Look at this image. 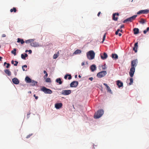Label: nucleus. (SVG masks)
Here are the masks:
<instances>
[{
  "label": "nucleus",
  "instance_id": "1",
  "mask_svg": "<svg viewBox=\"0 0 149 149\" xmlns=\"http://www.w3.org/2000/svg\"><path fill=\"white\" fill-rule=\"evenodd\" d=\"M138 63V60L136 59L132 60L131 62V68L130 70L129 74L131 77H132L135 71V68Z\"/></svg>",
  "mask_w": 149,
  "mask_h": 149
},
{
  "label": "nucleus",
  "instance_id": "2",
  "mask_svg": "<svg viewBox=\"0 0 149 149\" xmlns=\"http://www.w3.org/2000/svg\"><path fill=\"white\" fill-rule=\"evenodd\" d=\"M95 53L93 50H91L87 52L86 55L87 58L89 60H92L94 58Z\"/></svg>",
  "mask_w": 149,
  "mask_h": 149
},
{
  "label": "nucleus",
  "instance_id": "3",
  "mask_svg": "<svg viewBox=\"0 0 149 149\" xmlns=\"http://www.w3.org/2000/svg\"><path fill=\"white\" fill-rule=\"evenodd\" d=\"M102 115V110L100 109L98 110L95 113L94 117L95 119L99 118L101 117Z\"/></svg>",
  "mask_w": 149,
  "mask_h": 149
},
{
  "label": "nucleus",
  "instance_id": "4",
  "mask_svg": "<svg viewBox=\"0 0 149 149\" xmlns=\"http://www.w3.org/2000/svg\"><path fill=\"white\" fill-rule=\"evenodd\" d=\"M41 90L46 94H51L52 93V91L50 89L47 88L45 87H43L41 88Z\"/></svg>",
  "mask_w": 149,
  "mask_h": 149
},
{
  "label": "nucleus",
  "instance_id": "5",
  "mask_svg": "<svg viewBox=\"0 0 149 149\" xmlns=\"http://www.w3.org/2000/svg\"><path fill=\"white\" fill-rule=\"evenodd\" d=\"M137 16V15H133L129 18H128L125 20L123 21V23H126L127 22H131L133 20L135 19L136 18Z\"/></svg>",
  "mask_w": 149,
  "mask_h": 149
},
{
  "label": "nucleus",
  "instance_id": "6",
  "mask_svg": "<svg viewBox=\"0 0 149 149\" xmlns=\"http://www.w3.org/2000/svg\"><path fill=\"white\" fill-rule=\"evenodd\" d=\"M149 13V10L146 9L144 10H141L139 11L137 13V14L139 15L141 14H147Z\"/></svg>",
  "mask_w": 149,
  "mask_h": 149
},
{
  "label": "nucleus",
  "instance_id": "7",
  "mask_svg": "<svg viewBox=\"0 0 149 149\" xmlns=\"http://www.w3.org/2000/svg\"><path fill=\"white\" fill-rule=\"evenodd\" d=\"M71 93L70 90H63L62 91L61 94L64 95H67L70 94Z\"/></svg>",
  "mask_w": 149,
  "mask_h": 149
},
{
  "label": "nucleus",
  "instance_id": "8",
  "mask_svg": "<svg viewBox=\"0 0 149 149\" xmlns=\"http://www.w3.org/2000/svg\"><path fill=\"white\" fill-rule=\"evenodd\" d=\"M78 84L77 81H73L70 83V86L71 87H76L78 86Z\"/></svg>",
  "mask_w": 149,
  "mask_h": 149
},
{
  "label": "nucleus",
  "instance_id": "9",
  "mask_svg": "<svg viewBox=\"0 0 149 149\" xmlns=\"http://www.w3.org/2000/svg\"><path fill=\"white\" fill-rule=\"evenodd\" d=\"M103 84L106 86V89L107 91V92L110 93L112 94V93L111 91L110 88L108 85L105 83Z\"/></svg>",
  "mask_w": 149,
  "mask_h": 149
},
{
  "label": "nucleus",
  "instance_id": "10",
  "mask_svg": "<svg viewBox=\"0 0 149 149\" xmlns=\"http://www.w3.org/2000/svg\"><path fill=\"white\" fill-rule=\"evenodd\" d=\"M117 85L118 86L119 88L122 87L123 86V83L120 81L118 80L116 81Z\"/></svg>",
  "mask_w": 149,
  "mask_h": 149
},
{
  "label": "nucleus",
  "instance_id": "11",
  "mask_svg": "<svg viewBox=\"0 0 149 149\" xmlns=\"http://www.w3.org/2000/svg\"><path fill=\"white\" fill-rule=\"evenodd\" d=\"M116 15L118 16L119 15V14L118 13H114L113 14L112 16L113 20L115 21H117L118 19V17H116Z\"/></svg>",
  "mask_w": 149,
  "mask_h": 149
},
{
  "label": "nucleus",
  "instance_id": "12",
  "mask_svg": "<svg viewBox=\"0 0 149 149\" xmlns=\"http://www.w3.org/2000/svg\"><path fill=\"white\" fill-rule=\"evenodd\" d=\"M62 106V104L61 103H57L55 104V107L57 109L61 108Z\"/></svg>",
  "mask_w": 149,
  "mask_h": 149
},
{
  "label": "nucleus",
  "instance_id": "13",
  "mask_svg": "<svg viewBox=\"0 0 149 149\" xmlns=\"http://www.w3.org/2000/svg\"><path fill=\"white\" fill-rule=\"evenodd\" d=\"M12 80L13 83L15 84H17L19 83V80L16 77L13 78Z\"/></svg>",
  "mask_w": 149,
  "mask_h": 149
},
{
  "label": "nucleus",
  "instance_id": "14",
  "mask_svg": "<svg viewBox=\"0 0 149 149\" xmlns=\"http://www.w3.org/2000/svg\"><path fill=\"white\" fill-rule=\"evenodd\" d=\"M30 44L33 47H38L39 46V44L38 42H33V41Z\"/></svg>",
  "mask_w": 149,
  "mask_h": 149
},
{
  "label": "nucleus",
  "instance_id": "15",
  "mask_svg": "<svg viewBox=\"0 0 149 149\" xmlns=\"http://www.w3.org/2000/svg\"><path fill=\"white\" fill-rule=\"evenodd\" d=\"M30 83L31 85L34 86L37 85L38 82L36 81H35L33 80H32Z\"/></svg>",
  "mask_w": 149,
  "mask_h": 149
},
{
  "label": "nucleus",
  "instance_id": "16",
  "mask_svg": "<svg viewBox=\"0 0 149 149\" xmlns=\"http://www.w3.org/2000/svg\"><path fill=\"white\" fill-rule=\"evenodd\" d=\"M138 42L136 43L134 45V47L133 48V50L135 52H137V48L138 47Z\"/></svg>",
  "mask_w": 149,
  "mask_h": 149
},
{
  "label": "nucleus",
  "instance_id": "17",
  "mask_svg": "<svg viewBox=\"0 0 149 149\" xmlns=\"http://www.w3.org/2000/svg\"><path fill=\"white\" fill-rule=\"evenodd\" d=\"M32 79L28 77H26L25 78V81L27 83H30Z\"/></svg>",
  "mask_w": 149,
  "mask_h": 149
},
{
  "label": "nucleus",
  "instance_id": "18",
  "mask_svg": "<svg viewBox=\"0 0 149 149\" xmlns=\"http://www.w3.org/2000/svg\"><path fill=\"white\" fill-rule=\"evenodd\" d=\"M4 72L8 76H10L11 75V72L8 69H6L4 70Z\"/></svg>",
  "mask_w": 149,
  "mask_h": 149
},
{
  "label": "nucleus",
  "instance_id": "19",
  "mask_svg": "<svg viewBox=\"0 0 149 149\" xmlns=\"http://www.w3.org/2000/svg\"><path fill=\"white\" fill-rule=\"evenodd\" d=\"M28 56L27 54L26 53H25L24 54H22L21 55V57L23 59H25Z\"/></svg>",
  "mask_w": 149,
  "mask_h": 149
},
{
  "label": "nucleus",
  "instance_id": "20",
  "mask_svg": "<svg viewBox=\"0 0 149 149\" xmlns=\"http://www.w3.org/2000/svg\"><path fill=\"white\" fill-rule=\"evenodd\" d=\"M68 77V79L69 80H70L72 78V77H71V74H66L65 76L64 77V78H65V79H67Z\"/></svg>",
  "mask_w": 149,
  "mask_h": 149
},
{
  "label": "nucleus",
  "instance_id": "21",
  "mask_svg": "<svg viewBox=\"0 0 149 149\" xmlns=\"http://www.w3.org/2000/svg\"><path fill=\"white\" fill-rule=\"evenodd\" d=\"M134 33L135 34H136L139 33V29L137 28H135L133 29Z\"/></svg>",
  "mask_w": 149,
  "mask_h": 149
},
{
  "label": "nucleus",
  "instance_id": "22",
  "mask_svg": "<svg viewBox=\"0 0 149 149\" xmlns=\"http://www.w3.org/2000/svg\"><path fill=\"white\" fill-rule=\"evenodd\" d=\"M97 77L99 78H101L102 77V71L98 72L97 74Z\"/></svg>",
  "mask_w": 149,
  "mask_h": 149
},
{
  "label": "nucleus",
  "instance_id": "23",
  "mask_svg": "<svg viewBox=\"0 0 149 149\" xmlns=\"http://www.w3.org/2000/svg\"><path fill=\"white\" fill-rule=\"evenodd\" d=\"M96 67L95 65H93L90 67V69L92 72L94 71L96 69Z\"/></svg>",
  "mask_w": 149,
  "mask_h": 149
},
{
  "label": "nucleus",
  "instance_id": "24",
  "mask_svg": "<svg viewBox=\"0 0 149 149\" xmlns=\"http://www.w3.org/2000/svg\"><path fill=\"white\" fill-rule=\"evenodd\" d=\"M112 57L113 58H114L115 59H117L118 58V56L116 54H112Z\"/></svg>",
  "mask_w": 149,
  "mask_h": 149
},
{
  "label": "nucleus",
  "instance_id": "25",
  "mask_svg": "<svg viewBox=\"0 0 149 149\" xmlns=\"http://www.w3.org/2000/svg\"><path fill=\"white\" fill-rule=\"evenodd\" d=\"M56 81L57 83H58L59 84H61L62 83V82L61 81V79L60 78H58L56 79Z\"/></svg>",
  "mask_w": 149,
  "mask_h": 149
},
{
  "label": "nucleus",
  "instance_id": "26",
  "mask_svg": "<svg viewBox=\"0 0 149 149\" xmlns=\"http://www.w3.org/2000/svg\"><path fill=\"white\" fill-rule=\"evenodd\" d=\"M17 42H20L21 44H23L24 42L23 39L18 38L17 39Z\"/></svg>",
  "mask_w": 149,
  "mask_h": 149
},
{
  "label": "nucleus",
  "instance_id": "27",
  "mask_svg": "<svg viewBox=\"0 0 149 149\" xmlns=\"http://www.w3.org/2000/svg\"><path fill=\"white\" fill-rule=\"evenodd\" d=\"M34 41V40L33 39H30L28 40H26L25 42L26 43H31L32 42Z\"/></svg>",
  "mask_w": 149,
  "mask_h": 149
},
{
  "label": "nucleus",
  "instance_id": "28",
  "mask_svg": "<svg viewBox=\"0 0 149 149\" xmlns=\"http://www.w3.org/2000/svg\"><path fill=\"white\" fill-rule=\"evenodd\" d=\"M81 53V51L79 49L76 50L74 53V54H80Z\"/></svg>",
  "mask_w": 149,
  "mask_h": 149
},
{
  "label": "nucleus",
  "instance_id": "29",
  "mask_svg": "<svg viewBox=\"0 0 149 149\" xmlns=\"http://www.w3.org/2000/svg\"><path fill=\"white\" fill-rule=\"evenodd\" d=\"M59 54V53L58 52L57 53V54H55L53 56V58L54 59H56L57 58Z\"/></svg>",
  "mask_w": 149,
  "mask_h": 149
},
{
  "label": "nucleus",
  "instance_id": "30",
  "mask_svg": "<svg viewBox=\"0 0 149 149\" xmlns=\"http://www.w3.org/2000/svg\"><path fill=\"white\" fill-rule=\"evenodd\" d=\"M16 49L15 48L13 49V50H12L11 52V53L13 54L15 56L16 55Z\"/></svg>",
  "mask_w": 149,
  "mask_h": 149
},
{
  "label": "nucleus",
  "instance_id": "31",
  "mask_svg": "<svg viewBox=\"0 0 149 149\" xmlns=\"http://www.w3.org/2000/svg\"><path fill=\"white\" fill-rule=\"evenodd\" d=\"M10 11L11 12H14V13H15L17 11V10L15 8L13 7L10 10Z\"/></svg>",
  "mask_w": 149,
  "mask_h": 149
},
{
  "label": "nucleus",
  "instance_id": "32",
  "mask_svg": "<svg viewBox=\"0 0 149 149\" xmlns=\"http://www.w3.org/2000/svg\"><path fill=\"white\" fill-rule=\"evenodd\" d=\"M107 54L106 53H104L103 54V59L107 58Z\"/></svg>",
  "mask_w": 149,
  "mask_h": 149
},
{
  "label": "nucleus",
  "instance_id": "33",
  "mask_svg": "<svg viewBox=\"0 0 149 149\" xmlns=\"http://www.w3.org/2000/svg\"><path fill=\"white\" fill-rule=\"evenodd\" d=\"M45 81L47 82H51V80L50 78H46Z\"/></svg>",
  "mask_w": 149,
  "mask_h": 149
},
{
  "label": "nucleus",
  "instance_id": "34",
  "mask_svg": "<svg viewBox=\"0 0 149 149\" xmlns=\"http://www.w3.org/2000/svg\"><path fill=\"white\" fill-rule=\"evenodd\" d=\"M130 82L129 83V84L130 85H131L132 84L133 82V79L132 78H130Z\"/></svg>",
  "mask_w": 149,
  "mask_h": 149
},
{
  "label": "nucleus",
  "instance_id": "35",
  "mask_svg": "<svg viewBox=\"0 0 149 149\" xmlns=\"http://www.w3.org/2000/svg\"><path fill=\"white\" fill-rule=\"evenodd\" d=\"M140 22L142 24H144L145 23V20L144 19L142 18L141 19Z\"/></svg>",
  "mask_w": 149,
  "mask_h": 149
},
{
  "label": "nucleus",
  "instance_id": "36",
  "mask_svg": "<svg viewBox=\"0 0 149 149\" xmlns=\"http://www.w3.org/2000/svg\"><path fill=\"white\" fill-rule=\"evenodd\" d=\"M149 30V27H147V29L143 31V33L146 34Z\"/></svg>",
  "mask_w": 149,
  "mask_h": 149
},
{
  "label": "nucleus",
  "instance_id": "37",
  "mask_svg": "<svg viewBox=\"0 0 149 149\" xmlns=\"http://www.w3.org/2000/svg\"><path fill=\"white\" fill-rule=\"evenodd\" d=\"M27 67V66L26 65H24L22 66V69L23 71H25V69L24 68V67L26 68Z\"/></svg>",
  "mask_w": 149,
  "mask_h": 149
},
{
  "label": "nucleus",
  "instance_id": "38",
  "mask_svg": "<svg viewBox=\"0 0 149 149\" xmlns=\"http://www.w3.org/2000/svg\"><path fill=\"white\" fill-rule=\"evenodd\" d=\"M107 68V67L106 66V64H105L104 65H103V70H105Z\"/></svg>",
  "mask_w": 149,
  "mask_h": 149
},
{
  "label": "nucleus",
  "instance_id": "39",
  "mask_svg": "<svg viewBox=\"0 0 149 149\" xmlns=\"http://www.w3.org/2000/svg\"><path fill=\"white\" fill-rule=\"evenodd\" d=\"M107 74V72L106 71H103V76Z\"/></svg>",
  "mask_w": 149,
  "mask_h": 149
},
{
  "label": "nucleus",
  "instance_id": "40",
  "mask_svg": "<svg viewBox=\"0 0 149 149\" xmlns=\"http://www.w3.org/2000/svg\"><path fill=\"white\" fill-rule=\"evenodd\" d=\"M15 64H14V66H17V64L18 63V62L17 61H15Z\"/></svg>",
  "mask_w": 149,
  "mask_h": 149
},
{
  "label": "nucleus",
  "instance_id": "41",
  "mask_svg": "<svg viewBox=\"0 0 149 149\" xmlns=\"http://www.w3.org/2000/svg\"><path fill=\"white\" fill-rule=\"evenodd\" d=\"M47 76H48V74L47 73H46V74H45V75L44 76V79L46 78H47Z\"/></svg>",
  "mask_w": 149,
  "mask_h": 149
},
{
  "label": "nucleus",
  "instance_id": "42",
  "mask_svg": "<svg viewBox=\"0 0 149 149\" xmlns=\"http://www.w3.org/2000/svg\"><path fill=\"white\" fill-rule=\"evenodd\" d=\"M10 64L9 63H8L7 64V65L6 66V68H9V66H10Z\"/></svg>",
  "mask_w": 149,
  "mask_h": 149
},
{
  "label": "nucleus",
  "instance_id": "43",
  "mask_svg": "<svg viewBox=\"0 0 149 149\" xmlns=\"http://www.w3.org/2000/svg\"><path fill=\"white\" fill-rule=\"evenodd\" d=\"M32 135V134H29V135L27 136L26 137V138H29L31 135Z\"/></svg>",
  "mask_w": 149,
  "mask_h": 149
},
{
  "label": "nucleus",
  "instance_id": "44",
  "mask_svg": "<svg viewBox=\"0 0 149 149\" xmlns=\"http://www.w3.org/2000/svg\"><path fill=\"white\" fill-rule=\"evenodd\" d=\"M106 37V34H105L103 36V42L104 41V40Z\"/></svg>",
  "mask_w": 149,
  "mask_h": 149
},
{
  "label": "nucleus",
  "instance_id": "45",
  "mask_svg": "<svg viewBox=\"0 0 149 149\" xmlns=\"http://www.w3.org/2000/svg\"><path fill=\"white\" fill-rule=\"evenodd\" d=\"M31 113L29 112L27 114V118H29V115Z\"/></svg>",
  "mask_w": 149,
  "mask_h": 149
},
{
  "label": "nucleus",
  "instance_id": "46",
  "mask_svg": "<svg viewBox=\"0 0 149 149\" xmlns=\"http://www.w3.org/2000/svg\"><path fill=\"white\" fill-rule=\"evenodd\" d=\"M34 96L35 97V98L36 99V100L38 99V96H36L35 95H34Z\"/></svg>",
  "mask_w": 149,
  "mask_h": 149
},
{
  "label": "nucleus",
  "instance_id": "47",
  "mask_svg": "<svg viewBox=\"0 0 149 149\" xmlns=\"http://www.w3.org/2000/svg\"><path fill=\"white\" fill-rule=\"evenodd\" d=\"M124 27V25H122L120 26V28L121 29V28H123Z\"/></svg>",
  "mask_w": 149,
  "mask_h": 149
},
{
  "label": "nucleus",
  "instance_id": "48",
  "mask_svg": "<svg viewBox=\"0 0 149 149\" xmlns=\"http://www.w3.org/2000/svg\"><path fill=\"white\" fill-rule=\"evenodd\" d=\"M6 36V35L5 34H3L2 35V37H5Z\"/></svg>",
  "mask_w": 149,
  "mask_h": 149
},
{
  "label": "nucleus",
  "instance_id": "49",
  "mask_svg": "<svg viewBox=\"0 0 149 149\" xmlns=\"http://www.w3.org/2000/svg\"><path fill=\"white\" fill-rule=\"evenodd\" d=\"M101 14V12H98V14H97V16L99 17L100 16V14Z\"/></svg>",
  "mask_w": 149,
  "mask_h": 149
},
{
  "label": "nucleus",
  "instance_id": "50",
  "mask_svg": "<svg viewBox=\"0 0 149 149\" xmlns=\"http://www.w3.org/2000/svg\"><path fill=\"white\" fill-rule=\"evenodd\" d=\"M89 79L91 81H92L93 79V78L92 77H91L89 78Z\"/></svg>",
  "mask_w": 149,
  "mask_h": 149
},
{
  "label": "nucleus",
  "instance_id": "51",
  "mask_svg": "<svg viewBox=\"0 0 149 149\" xmlns=\"http://www.w3.org/2000/svg\"><path fill=\"white\" fill-rule=\"evenodd\" d=\"M28 52L29 53L31 54L32 53V51L31 50H28Z\"/></svg>",
  "mask_w": 149,
  "mask_h": 149
},
{
  "label": "nucleus",
  "instance_id": "52",
  "mask_svg": "<svg viewBox=\"0 0 149 149\" xmlns=\"http://www.w3.org/2000/svg\"><path fill=\"white\" fill-rule=\"evenodd\" d=\"M15 62V61H14L13 60H12V61H11V63L12 64H14V62Z\"/></svg>",
  "mask_w": 149,
  "mask_h": 149
},
{
  "label": "nucleus",
  "instance_id": "53",
  "mask_svg": "<svg viewBox=\"0 0 149 149\" xmlns=\"http://www.w3.org/2000/svg\"><path fill=\"white\" fill-rule=\"evenodd\" d=\"M43 73H44V74H46V73H47V72H46L45 70H44V71H43Z\"/></svg>",
  "mask_w": 149,
  "mask_h": 149
},
{
  "label": "nucleus",
  "instance_id": "54",
  "mask_svg": "<svg viewBox=\"0 0 149 149\" xmlns=\"http://www.w3.org/2000/svg\"><path fill=\"white\" fill-rule=\"evenodd\" d=\"M81 64L82 66L84 65V62L82 63Z\"/></svg>",
  "mask_w": 149,
  "mask_h": 149
},
{
  "label": "nucleus",
  "instance_id": "55",
  "mask_svg": "<svg viewBox=\"0 0 149 149\" xmlns=\"http://www.w3.org/2000/svg\"><path fill=\"white\" fill-rule=\"evenodd\" d=\"M118 35L119 36H121L122 34L121 33H118Z\"/></svg>",
  "mask_w": 149,
  "mask_h": 149
},
{
  "label": "nucleus",
  "instance_id": "56",
  "mask_svg": "<svg viewBox=\"0 0 149 149\" xmlns=\"http://www.w3.org/2000/svg\"><path fill=\"white\" fill-rule=\"evenodd\" d=\"M100 57L102 59V58H103V57H102V55L101 54V55H100Z\"/></svg>",
  "mask_w": 149,
  "mask_h": 149
},
{
  "label": "nucleus",
  "instance_id": "57",
  "mask_svg": "<svg viewBox=\"0 0 149 149\" xmlns=\"http://www.w3.org/2000/svg\"><path fill=\"white\" fill-rule=\"evenodd\" d=\"M118 32L116 31L115 33V34L116 35H118Z\"/></svg>",
  "mask_w": 149,
  "mask_h": 149
},
{
  "label": "nucleus",
  "instance_id": "58",
  "mask_svg": "<svg viewBox=\"0 0 149 149\" xmlns=\"http://www.w3.org/2000/svg\"><path fill=\"white\" fill-rule=\"evenodd\" d=\"M8 63H7L6 62L4 63V65H5L6 64H7Z\"/></svg>",
  "mask_w": 149,
  "mask_h": 149
},
{
  "label": "nucleus",
  "instance_id": "59",
  "mask_svg": "<svg viewBox=\"0 0 149 149\" xmlns=\"http://www.w3.org/2000/svg\"><path fill=\"white\" fill-rule=\"evenodd\" d=\"M2 58L0 56V61H1V59Z\"/></svg>",
  "mask_w": 149,
  "mask_h": 149
},
{
  "label": "nucleus",
  "instance_id": "60",
  "mask_svg": "<svg viewBox=\"0 0 149 149\" xmlns=\"http://www.w3.org/2000/svg\"><path fill=\"white\" fill-rule=\"evenodd\" d=\"M116 31L118 32L119 31H120V30L119 29H117Z\"/></svg>",
  "mask_w": 149,
  "mask_h": 149
},
{
  "label": "nucleus",
  "instance_id": "61",
  "mask_svg": "<svg viewBox=\"0 0 149 149\" xmlns=\"http://www.w3.org/2000/svg\"><path fill=\"white\" fill-rule=\"evenodd\" d=\"M120 31L122 33H123V31L122 30H120Z\"/></svg>",
  "mask_w": 149,
  "mask_h": 149
},
{
  "label": "nucleus",
  "instance_id": "62",
  "mask_svg": "<svg viewBox=\"0 0 149 149\" xmlns=\"http://www.w3.org/2000/svg\"><path fill=\"white\" fill-rule=\"evenodd\" d=\"M28 93H31V91H29L28 92Z\"/></svg>",
  "mask_w": 149,
  "mask_h": 149
},
{
  "label": "nucleus",
  "instance_id": "63",
  "mask_svg": "<svg viewBox=\"0 0 149 149\" xmlns=\"http://www.w3.org/2000/svg\"><path fill=\"white\" fill-rule=\"evenodd\" d=\"M28 52V50H26L25 51V52Z\"/></svg>",
  "mask_w": 149,
  "mask_h": 149
},
{
  "label": "nucleus",
  "instance_id": "64",
  "mask_svg": "<svg viewBox=\"0 0 149 149\" xmlns=\"http://www.w3.org/2000/svg\"><path fill=\"white\" fill-rule=\"evenodd\" d=\"M78 77L79 78H81V76L80 75H79L78 76Z\"/></svg>",
  "mask_w": 149,
  "mask_h": 149
}]
</instances>
